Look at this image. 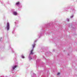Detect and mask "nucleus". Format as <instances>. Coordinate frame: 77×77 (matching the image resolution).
I'll return each mask as SVG.
<instances>
[{"label": "nucleus", "instance_id": "obj_2", "mask_svg": "<svg viewBox=\"0 0 77 77\" xmlns=\"http://www.w3.org/2000/svg\"><path fill=\"white\" fill-rule=\"evenodd\" d=\"M9 23L8 22L7 23V26L6 27L5 29H6L7 30H9Z\"/></svg>", "mask_w": 77, "mask_h": 77}, {"label": "nucleus", "instance_id": "obj_10", "mask_svg": "<svg viewBox=\"0 0 77 77\" xmlns=\"http://www.w3.org/2000/svg\"><path fill=\"white\" fill-rule=\"evenodd\" d=\"M60 74V73H58L57 74V75H59Z\"/></svg>", "mask_w": 77, "mask_h": 77}, {"label": "nucleus", "instance_id": "obj_4", "mask_svg": "<svg viewBox=\"0 0 77 77\" xmlns=\"http://www.w3.org/2000/svg\"><path fill=\"white\" fill-rule=\"evenodd\" d=\"M13 14L14 15H17V12L16 11H14Z\"/></svg>", "mask_w": 77, "mask_h": 77}, {"label": "nucleus", "instance_id": "obj_6", "mask_svg": "<svg viewBox=\"0 0 77 77\" xmlns=\"http://www.w3.org/2000/svg\"><path fill=\"white\" fill-rule=\"evenodd\" d=\"M29 60H31V59H32V57H30V56H29Z\"/></svg>", "mask_w": 77, "mask_h": 77}, {"label": "nucleus", "instance_id": "obj_9", "mask_svg": "<svg viewBox=\"0 0 77 77\" xmlns=\"http://www.w3.org/2000/svg\"><path fill=\"white\" fill-rule=\"evenodd\" d=\"M70 18H73V15H72L70 17Z\"/></svg>", "mask_w": 77, "mask_h": 77}, {"label": "nucleus", "instance_id": "obj_1", "mask_svg": "<svg viewBox=\"0 0 77 77\" xmlns=\"http://www.w3.org/2000/svg\"><path fill=\"white\" fill-rule=\"evenodd\" d=\"M35 44H34L33 45H32V50H31V51H30V54H33V48H34V47H35Z\"/></svg>", "mask_w": 77, "mask_h": 77}, {"label": "nucleus", "instance_id": "obj_7", "mask_svg": "<svg viewBox=\"0 0 77 77\" xmlns=\"http://www.w3.org/2000/svg\"><path fill=\"white\" fill-rule=\"evenodd\" d=\"M21 57L23 59H24V57L23 56V55H22Z\"/></svg>", "mask_w": 77, "mask_h": 77}, {"label": "nucleus", "instance_id": "obj_11", "mask_svg": "<svg viewBox=\"0 0 77 77\" xmlns=\"http://www.w3.org/2000/svg\"><path fill=\"white\" fill-rule=\"evenodd\" d=\"M34 74V75H35H35H36V74Z\"/></svg>", "mask_w": 77, "mask_h": 77}, {"label": "nucleus", "instance_id": "obj_3", "mask_svg": "<svg viewBox=\"0 0 77 77\" xmlns=\"http://www.w3.org/2000/svg\"><path fill=\"white\" fill-rule=\"evenodd\" d=\"M17 67H18V66L17 65L13 66H12V69L14 70V69H15V68H17Z\"/></svg>", "mask_w": 77, "mask_h": 77}, {"label": "nucleus", "instance_id": "obj_8", "mask_svg": "<svg viewBox=\"0 0 77 77\" xmlns=\"http://www.w3.org/2000/svg\"><path fill=\"white\" fill-rule=\"evenodd\" d=\"M69 19H67V21H69Z\"/></svg>", "mask_w": 77, "mask_h": 77}, {"label": "nucleus", "instance_id": "obj_5", "mask_svg": "<svg viewBox=\"0 0 77 77\" xmlns=\"http://www.w3.org/2000/svg\"><path fill=\"white\" fill-rule=\"evenodd\" d=\"M20 4V2H17L16 3V5H18Z\"/></svg>", "mask_w": 77, "mask_h": 77}]
</instances>
